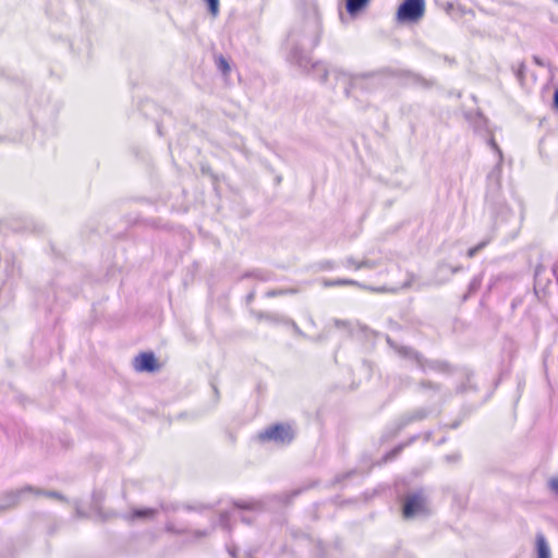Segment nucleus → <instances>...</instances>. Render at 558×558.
<instances>
[{
  "label": "nucleus",
  "mask_w": 558,
  "mask_h": 558,
  "mask_svg": "<svg viewBox=\"0 0 558 558\" xmlns=\"http://www.w3.org/2000/svg\"><path fill=\"white\" fill-rule=\"evenodd\" d=\"M320 36L322 22L318 14L314 12L289 33L287 38L288 62L306 70L310 63V53L319 44Z\"/></svg>",
  "instance_id": "nucleus-1"
},
{
  "label": "nucleus",
  "mask_w": 558,
  "mask_h": 558,
  "mask_svg": "<svg viewBox=\"0 0 558 558\" xmlns=\"http://www.w3.org/2000/svg\"><path fill=\"white\" fill-rule=\"evenodd\" d=\"M301 70L306 73H312L313 76L320 82H327L328 76H332L336 82L335 86L343 88L347 96H350L352 89L363 81L361 76L352 75L339 69L329 70L323 62H312L311 58L307 69Z\"/></svg>",
  "instance_id": "nucleus-2"
},
{
  "label": "nucleus",
  "mask_w": 558,
  "mask_h": 558,
  "mask_svg": "<svg viewBox=\"0 0 558 558\" xmlns=\"http://www.w3.org/2000/svg\"><path fill=\"white\" fill-rule=\"evenodd\" d=\"M294 438V430L289 424H275L259 434L263 441H271L279 445L290 444Z\"/></svg>",
  "instance_id": "nucleus-3"
},
{
  "label": "nucleus",
  "mask_w": 558,
  "mask_h": 558,
  "mask_svg": "<svg viewBox=\"0 0 558 558\" xmlns=\"http://www.w3.org/2000/svg\"><path fill=\"white\" fill-rule=\"evenodd\" d=\"M428 501L423 489L409 494L403 505V515L407 519L427 514Z\"/></svg>",
  "instance_id": "nucleus-4"
},
{
  "label": "nucleus",
  "mask_w": 558,
  "mask_h": 558,
  "mask_svg": "<svg viewBox=\"0 0 558 558\" xmlns=\"http://www.w3.org/2000/svg\"><path fill=\"white\" fill-rule=\"evenodd\" d=\"M424 0H404L397 12L399 22H416L424 14Z\"/></svg>",
  "instance_id": "nucleus-5"
},
{
  "label": "nucleus",
  "mask_w": 558,
  "mask_h": 558,
  "mask_svg": "<svg viewBox=\"0 0 558 558\" xmlns=\"http://www.w3.org/2000/svg\"><path fill=\"white\" fill-rule=\"evenodd\" d=\"M488 145L495 150L498 161L495 169L488 174V192L487 198L494 199L497 195V192L500 189V167L502 162V153L496 141L493 137H489Z\"/></svg>",
  "instance_id": "nucleus-6"
},
{
  "label": "nucleus",
  "mask_w": 558,
  "mask_h": 558,
  "mask_svg": "<svg viewBox=\"0 0 558 558\" xmlns=\"http://www.w3.org/2000/svg\"><path fill=\"white\" fill-rule=\"evenodd\" d=\"M399 353L405 357L415 361L416 365L424 372H445L447 371V364L440 361H427L424 360L417 352L410 348H401Z\"/></svg>",
  "instance_id": "nucleus-7"
},
{
  "label": "nucleus",
  "mask_w": 558,
  "mask_h": 558,
  "mask_svg": "<svg viewBox=\"0 0 558 558\" xmlns=\"http://www.w3.org/2000/svg\"><path fill=\"white\" fill-rule=\"evenodd\" d=\"M157 367L155 355L151 352L141 353L134 360V368L137 372H154Z\"/></svg>",
  "instance_id": "nucleus-8"
},
{
  "label": "nucleus",
  "mask_w": 558,
  "mask_h": 558,
  "mask_svg": "<svg viewBox=\"0 0 558 558\" xmlns=\"http://www.w3.org/2000/svg\"><path fill=\"white\" fill-rule=\"evenodd\" d=\"M342 265L343 267L350 270H360L363 268L375 269L378 266L376 260L369 258L356 259L352 256H349L345 259H343Z\"/></svg>",
  "instance_id": "nucleus-9"
},
{
  "label": "nucleus",
  "mask_w": 558,
  "mask_h": 558,
  "mask_svg": "<svg viewBox=\"0 0 558 558\" xmlns=\"http://www.w3.org/2000/svg\"><path fill=\"white\" fill-rule=\"evenodd\" d=\"M158 510L156 508H144V509H135L131 512L129 518L131 520H150L157 514Z\"/></svg>",
  "instance_id": "nucleus-10"
},
{
  "label": "nucleus",
  "mask_w": 558,
  "mask_h": 558,
  "mask_svg": "<svg viewBox=\"0 0 558 558\" xmlns=\"http://www.w3.org/2000/svg\"><path fill=\"white\" fill-rule=\"evenodd\" d=\"M537 558H550V549L543 534L536 536Z\"/></svg>",
  "instance_id": "nucleus-11"
},
{
  "label": "nucleus",
  "mask_w": 558,
  "mask_h": 558,
  "mask_svg": "<svg viewBox=\"0 0 558 558\" xmlns=\"http://www.w3.org/2000/svg\"><path fill=\"white\" fill-rule=\"evenodd\" d=\"M322 283L326 288L338 287V286H357V287H363L360 282H357V281H355L353 279H336V280L323 279Z\"/></svg>",
  "instance_id": "nucleus-12"
},
{
  "label": "nucleus",
  "mask_w": 558,
  "mask_h": 558,
  "mask_svg": "<svg viewBox=\"0 0 558 558\" xmlns=\"http://www.w3.org/2000/svg\"><path fill=\"white\" fill-rule=\"evenodd\" d=\"M427 416V411L424 409H417L408 415H405L402 420L401 427L408 425L411 422L423 420Z\"/></svg>",
  "instance_id": "nucleus-13"
},
{
  "label": "nucleus",
  "mask_w": 558,
  "mask_h": 558,
  "mask_svg": "<svg viewBox=\"0 0 558 558\" xmlns=\"http://www.w3.org/2000/svg\"><path fill=\"white\" fill-rule=\"evenodd\" d=\"M368 2L369 0H347V11L349 14L354 15L359 13Z\"/></svg>",
  "instance_id": "nucleus-14"
},
{
  "label": "nucleus",
  "mask_w": 558,
  "mask_h": 558,
  "mask_svg": "<svg viewBox=\"0 0 558 558\" xmlns=\"http://www.w3.org/2000/svg\"><path fill=\"white\" fill-rule=\"evenodd\" d=\"M235 508L238 509H248V510H258L260 509V502L257 500H245V501H238L234 504Z\"/></svg>",
  "instance_id": "nucleus-15"
},
{
  "label": "nucleus",
  "mask_w": 558,
  "mask_h": 558,
  "mask_svg": "<svg viewBox=\"0 0 558 558\" xmlns=\"http://www.w3.org/2000/svg\"><path fill=\"white\" fill-rule=\"evenodd\" d=\"M216 65H217V69L225 75L227 76L229 73H230V64L228 62V60L226 58H223L222 56H219L216 58Z\"/></svg>",
  "instance_id": "nucleus-16"
},
{
  "label": "nucleus",
  "mask_w": 558,
  "mask_h": 558,
  "mask_svg": "<svg viewBox=\"0 0 558 558\" xmlns=\"http://www.w3.org/2000/svg\"><path fill=\"white\" fill-rule=\"evenodd\" d=\"M490 241V238H487L483 241H481L477 245L471 247L466 252V256L469 258H473L480 251H482Z\"/></svg>",
  "instance_id": "nucleus-17"
},
{
  "label": "nucleus",
  "mask_w": 558,
  "mask_h": 558,
  "mask_svg": "<svg viewBox=\"0 0 558 558\" xmlns=\"http://www.w3.org/2000/svg\"><path fill=\"white\" fill-rule=\"evenodd\" d=\"M481 283H482V277L475 276L469 284V294H472L475 291H477V289L481 287Z\"/></svg>",
  "instance_id": "nucleus-18"
},
{
  "label": "nucleus",
  "mask_w": 558,
  "mask_h": 558,
  "mask_svg": "<svg viewBox=\"0 0 558 558\" xmlns=\"http://www.w3.org/2000/svg\"><path fill=\"white\" fill-rule=\"evenodd\" d=\"M229 518H230V514L228 512H223L220 514V518H219V523L220 525L226 529V530H230V526H229Z\"/></svg>",
  "instance_id": "nucleus-19"
},
{
  "label": "nucleus",
  "mask_w": 558,
  "mask_h": 558,
  "mask_svg": "<svg viewBox=\"0 0 558 558\" xmlns=\"http://www.w3.org/2000/svg\"><path fill=\"white\" fill-rule=\"evenodd\" d=\"M204 1L208 4L209 11L214 15H216L218 12V8H219V0H204Z\"/></svg>",
  "instance_id": "nucleus-20"
},
{
  "label": "nucleus",
  "mask_w": 558,
  "mask_h": 558,
  "mask_svg": "<svg viewBox=\"0 0 558 558\" xmlns=\"http://www.w3.org/2000/svg\"><path fill=\"white\" fill-rule=\"evenodd\" d=\"M335 268V263L331 260H326L320 263V269L323 270H330Z\"/></svg>",
  "instance_id": "nucleus-21"
},
{
  "label": "nucleus",
  "mask_w": 558,
  "mask_h": 558,
  "mask_svg": "<svg viewBox=\"0 0 558 558\" xmlns=\"http://www.w3.org/2000/svg\"><path fill=\"white\" fill-rule=\"evenodd\" d=\"M549 487L555 494L558 495V478H551L549 481Z\"/></svg>",
  "instance_id": "nucleus-22"
},
{
  "label": "nucleus",
  "mask_w": 558,
  "mask_h": 558,
  "mask_svg": "<svg viewBox=\"0 0 558 558\" xmlns=\"http://www.w3.org/2000/svg\"><path fill=\"white\" fill-rule=\"evenodd\" d=\"M260 318H265V319H267V320H269V322H274V323L279 322V319L277 318V316H276V315H274V314H263V315H260Z\"/></svg>",
  "instance_id": "nucleus-23"
},
{
  "label": "nucleus",
  "mask_w": 558,
  "mask_h": 558,
  "mask_svg": "<svg viewBox=\"0 0 558 558\" xmlns=\"http://www.w3.org/2000/svg\"><path fill=\"white\" fill-rule=\"evenodd\" d=\"M286 291L283 290H270L266 293V295L268 298H272V296H277V295H280V294H283Z\"/></svg>",
  "instance_id": "nucleus-24"
},
{
  "label": "nucleus",
  "mask_w": 558,
  "mask_h": 558,
  "mask_svg": "<svg viewBox=\"0 0 558 558\" xmlns=\"http://www.w3.org/2000/svg\"><path fill=\"white\" fill-rule=\"evenodd\" d=\"M400 450H401V447H397V448H395L392 451H390V452L387 454L386 459L388 460V459H392V458H395V457L399 453V451H400Z\"/></svg>",
  "instance_id": "nucleus-25"
},
{
  "label": "nucleus",
  "mask_w": 558,
  "mask_h": 558,
  "mask_svg": "<svg viewBox=\"0 0 558 558\" xmlns=\"http://www.w3.org/2000/svg\"><path fill=\"white\" fill-rule=\"evenodd\" d=\"M32 490H33V488H32V487H25V488H22V489L17 490V492H16V493H14V494H15V495L21 496V495H24L25 493H27V492H32Z\"/></svg>",
  "instance_id": "nucleus-26"
},
{
  "label": "nucleus",
  "mask_w": 558,
  "mask_h": 558,
  "mask_svg": "<svg viewBox=\"0 0 558 558\" xmlns=\"http://www.w3.org/2000/svg\"><path fill=\"white\" fill-rule=\"evenodd\" d=\"M227 550H228V553H229L233 558H235V547H234V546L228 545V546H227Z\"/></svg>",
  "instance_id": "nucleus-27"
},
{
  "label": "nucleus",
  "mask_w": 558,
  "mask_h": 558,
  "mask_svg": "<svg viewBox=\"0 0 558 558\" xmlns=\"http://www.w3.org/2000/svg\"><path fill=\"white\" fill-rule=\"evenodd\" d=\"M554 106L558 109V88L555 90L554 94Z\"/></svg>",
  "instance_id": "nucleus-28"
},
{
  "label": "nucleus",
  "mask_w": 558,
  "mask_h": 558,
  "mask_svg": "<svg viewBox=\"0 0 558 558\" xmlns=\"http://www.w3.org/2000/svg\"><path fill=\"white\" fill-rule=\"evenodd\" d=\"M196 538H201L206 535V532L204 531H195L194 532Z\"/></svg>",
  "instance_id": "nucleus-29"
},
{
  "label": "nucleus",
  "mask_w": 558,
  "mask_h": 558,
  "mask_svg": "<svg viewBox=\"0 0 558 558\" xmlns=\"http://www.w3.org/2000/svg\"><path fill=\"white\" fill-rule=\"evenodd\" d=\"M553 272H554L556 279L558 280V263L555 264V266L553 267Z\"/></svg>",
  "instance_id": "nucleus-30"
},
{
  "label": "nucleus",
  "mask_w": 558,
  "mask_h": 558,
  "mask_svg": "<svg viewBox=\"0 0 558 558\" xmlns=\"http://www.w3.org/2000/svg\"><path fill=\"white\" fill-rule=\"evenodd\" d=\"M421 387L422 388L432 387V384L430 383H426V381H422Z\"/></svg>",
  "instance_id": "nucleus-31"
},
{
  "label": "nucleus",
  "mask_w": 558,
  "mask_h": 558,
  "mask_svg": "<svg viewBox=\"0 0 558 558\" xmlns=\"http://www.w3.org/2000/svg\"><path fill=\"white\" fill-rule=\"evenodd\" d=\"M291 325H292V327H293V329H294L295 331H298V332L300 331V330H299V328H298V326H296L293 322H291Z\"/></svg>",
  "instance_id": "nucleus-32"
},
{
  "label": "nucleus",
  "mask_w": 558,
  "mask_h": 558,
  "mask_svg": "<svg viewBox=\"0 0 558 558\" xmlns=\"http://www.w3.org/2000/svg\"><path fill=\"white\" fill-rule=\"evenodd\" d=\"M241 520H242L243 522H246V523H250V522H251V519H247V518H245V517H242V518H241Z\"/></svg>",
  "instance_id": "nucleus-33"
},
{
  "label": "nucleus",
  "mask_w": 558,
  "mask_h": 558,
  "mask_svg": "<svg viewBox=\"0 0 558 558\" xmlns=\"http://www.w3.org/2000/svg\"><path fill=\"white\" fill-rule=\"evenodd\" d=\"M335 324H336V326L344 325V323H343V322H340V320H336V322H335Z\"/></svg>",
  "instance_id": "nucleus-34"
},
{
  "label": "nucleus",
  "mask_w": 558,
  "mask_h": 558,
  "mask_svg": "<svg viewBox=\"0 0 558 558\" xmlns=\"http://www.w3.org/2000/svg\"><path fill=\"white\" fill-rule=\"evenodd\" d=\"M49 496L59 497V495L57 493H49Z\"/></svg>",
  "instance_id": "nucleus-35"
},
{
  "label": "nucleus",
  "mask_w": 558,
  "mask_h": 558,
  "mask_svg": "<svg viewBox=\"0 0 558 558\" xmlns=\"http://www.w3.org/2000/svg\"><path fill=\"white\" fill-rule=\"evenodd\" d=\"M456 271H458V269H457V268H452V269H451V272H452V274H454Z\"/></svg>",
  "instance_id": "nucleus-36"
},
{
  "label": "nucleus",
  "mask_w": 558,
  "mask_h": 558,
  "mask_svg": "<svg viewBox=\"0 0 558 558\" xmlns=\"http://www.w3.org/2000/svg\"><path fill=\"white\" fill-rule=\"evenodd\" d=\"M167 529H168V531H172V526L171 525H168Z\"/></svg>",
  "instance_id": "nucleus-37"
},
{
  "label": "nucleus",
  "mask_w": 558,
  "mask_h": 558,
  "mask_svg": "<svg viewBox=\"0 0 558 558\" xmlns=\"http://www.w3.org/2000/svg\"><path fill=\"white\" fill-rule=\"evenodd\" d=\"M556 3H558V0H554Z\"/></svg>",
  "instance_id": "nucleus-38"
}]
</instances>
